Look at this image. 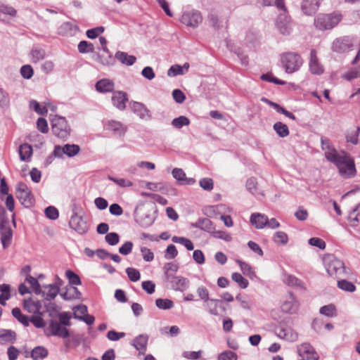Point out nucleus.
<instances>
[{"label": "nucleus", "mask_w": 360, "mask_h": 360, "mask_svg": "<svg viewBox=\"0 0 360 360\" xmlns=\"http://www.w3.org/2000/svg\"><path fill=\"white\" fill-rule=\"evenodd\" d=\"M65 276L68 279L70 285H81L82 281L80 277L72 270H67L65 271Z\"/></svg>", "instance_id": "53"}, {"label": "nucleus", "mask_w": 360, "mask_h": 360, "mask_svg": "<svg viewBox=\"0 0 360 360\" xmlns=\"http://www.w3.org/2000/svg\"><path fill=\"white\" fill-rule=\"evenodd\" d=\"M32 61L37 63L43 60L46 56V52L43 49L33 48L31 51Z\"/></svg>", "instance_id": "51"}, {"label": "nucleus", "mask_w": 360, "mask_h": 360, "mask_svg": "<svg viewBox=\"0 0 360 360\" xmlns=\"http://www.w3.org/2000/svg\"><path fill=\"white\" fill-rule=\"evenodd\" d=\"M32 154V148L28 143L21 144L19 147L20 159L22 161H28Z\"/></svg>", "instance_id": "34"}, {"label": "nucleus", "mask_w": 360, "mask_h": 360, "mask_svg": "<svg viewBox=\"0 0 360 360\" xmlns=\"http://www.w3.org/2000/svg\"><path fill=\"white\" fill-rule=\"evenodd\" d=\"M155 221V219L149 212L143 213L141 216H136V221L142 227H149Z\"/></svg>", "instance_id": "32"}, {"label": "nucleus", "mask_w": 360, "mask_h": 360, "mask_svg": "<svg viewBox=\"0 0 360 360\" xmlns=\"http://www.w3.org/2000/svg\"><path fill=\"white\" fill-rule=\"evenodd\" d=\"M217 359L218 360H238V356L236 353L226 350L220 353Z\"/></svg>", "instance_id": "63"}, {"label": "nucleus", "mask_w": 360, "mask_h": 360, "mask_svg": "<svg viewBox=\"0 0 360 360\" xmlns=\"http://www.w3.org/2000/svg\"><path fill=\"white\" fill-rule=\"evenodd\" d=\"M20 74L24 79H29L34 75L33 68L30 65H24L20 68Z\"/></svg>", "instance_id": "64"}, {"label": "nucleus", "mask_w": 360, "mask_h": 360, "mask_svg": "<svg viewBox=\"0 0 360 360\" xmlns=\"http://www.w3.org/2000/svg\"><path fill=\"white\" fill-rule=\"evenodd\" d=\"M354 43L349 37L336 39L333 43V51L342 53L352 49Z\"/></svg>", "instance_id": "14"}, {"label": "nucleus", "mask_w": 360, "mask_h": 360, "mask_svg": "<svg viewBox=\"0 0 360 360\" xmlns=\"http://www.w3.org/2000/svg\"><path fill=\"white\" fill-rule=\"evenodd\" d=\"M300 302L296 296L291 291L288 292V295L281 305V309L283 313L293 314L297 312Z\"/></svg>", "instance_id": "9"}, {"label": "nucleus", "mask_w": 360, "mask_h": 360, "mask_svg": "<svg viewBox=\"0 0 360 360\" xmlns=\"http://www.w3.org/2000/svg\"><path fill=\"white\" fill-rule=\"evenodd\" d=\"M298 355L304 360H319V356L314 347L309 342H304L297 347Z\"/></svg>", "instance_id": "12"}, {"label": "nucleus", "mask_w": 360, "mask_h": 360, "mask_svg": "<svg viewBox=\"0 0 360 360\" xmlns=\"http://www.w3.org/2000/svg\"><path fill=\"white\" fill-rule=\"evenodd\" d=\"M360 132V127H356V130L351 131L346 136V139L348 143L353 145H356L359 143V134Z\"/></svg>", "instance_id": "59"}, {"label": "nucleus", "mask_w": 360, "mask_h": 360, "mask_svg": "<svg viewBox=\"0 0 360 360\" xmlns=\"http://www.w3.org/2000/svg\"><path fill=\"white\" fill-rule=\"evenodd\" d=\"M172 240L175 243H180L183 245L188 250H193L194 249V245L192 241L188 238L180 236H173Z\"/></svg>", "instance_id": "42"}, {"label": "nucleus", "mask_w": 360, "mask_h": 360, "mask_svg": "<svg viewBox=\"0 0 360 360\" xmlns=\"http://www.w3.org/2000/svg\"><path fill=\"white\" fill-rule=\"evenodd\" d=\"M309 70L312 75H321L324 72V67L321 63L315 49L310 51L309 60Z\"/></svg>", "instance_id": "16"}, {"label": "nucleus", "mask_w": 360, "mask_h": 360, "mask_svg": "<svg viewBox=\"0 0 360 360\" xmlns=\"http://www.w3.org/2000/svg\"><path fill=\"white\" fill-rule=\"evenodd\" d=\"M104 32V27L102 26L96 27L89 29L86 32V37L89 39H94L98 37L101 33Z\"/></svg>", "instance_id": "62"}, {"label": "nucleus", "mask_w": 360, "mask_h": 360, "mask_svg": "<svg viewBox=\"0 0 360 360\" xmlns=\"http://www.w3.org/2000/svg\"><path fill=\"white\" fill-rule=\"evenodd\" d=\"M273 240L277 244L285 245L288 242V236L284 231H277L273 236Z\"/></svg>", "instance_id": "52"}, {"label": "nucleus", "mask_w": 360, "mask_h": 360, "mask_svg": "<svg viewBox=\"0 0 360 360\" xmlns=\"http://www.w3.org/2000/svg\"><path fill=\"white\" fill-rule=\"evenodd\" d=\"M111 101L114 107L122 111L126 108V104L129 101L128 95L124 91H116L112 95Z\"/></svg>", "instance_id": "18"}, {"label": "nucleus", "mask_w": 360, "mask_h": 360, "mask_svg": "<svg viewBox=\"0 0 360 360\" xmlns=\"http://www.w3.org/2000/svg\"><path fill=\"white\" fill-rule=\"evenodd\" d=\"M338 287L345 291L352 292L356 290L355 285L347 280L342 279L338 281Z\"/></svg>", "instance_id": "45"}, {"label": "nucleus", "mask_w": 360, "mask_h": 360, "mask_svg": "<svg viewBox=\"0 0 360 360\" xmlns=\"http://www.w3.org/2000/svg\"><path fill=\"white\" fill-rule=\"evenodd\" d=\"M77 48L79 52L81 53H92L94 51V44L87 41H81Z\"/></svg>", "instance_id": "48"}, {"label": "nucleus", "mask_w": 360, "mask_h": 360, "mask_svg": "<svg viewBox=\"0 0 360 360\" xmlns=\"http://www.w3.org/2000/svg\"><path fill=\"white\" fill-rule=\"evenodd\" d=\"M250 221L255 228L261 229L266 226V223L269 222V219L265 214L253 213L250 216Z\"/></svg>", "instance_id": "25"}, {"label": "nucleus", "mask_w": 360, "mask_h": 360, "mask_svg": "<svg viewBox=\"0 0 360 360\" xmlns=\"http://www.w3.org/2000/svg\"><path fill=\"white\" fill-rule=\"evenodd\" d=\"M348 219L352 226L360 222V203L349 213Z\"/></svg>", "instance_id": "40"}, {"label": "nucleus", "mask_w": 360, "mask_h": 360, "mask_svg": "<svg viewBox=\"0 0 360 360\" xmlns=\"http://www.w3.org/2000/svg\"><path fill=\"white\" fill-rule=\"evenodd\" d=\"M105 242L110 245H115L120 241V236L115 232H110L105 235Z\"/></svg>", "instance_id": "60"}, {"label": "nucleus", "mask_w": 360, "mask_h": 360, "mask_svg": "<svg viewBox=\"0 0 360 360\" xmlns=\"http://www.w3.org/2000/svg\"><path fill=\"white\" fill-rule=\"evenodd\" d=\"M126 273L129 279L132 282H136L141 278L140 272L136 269L128 267L126 269Z\"/></svg>", "instance_id": "56"}, {"label": "nucleus", "mask_w": 360, "mask_h": 360, "mask_svg": "<svg viewBox=\"0 0 360 360\" xmlns=\"http://www.w3.org/2000/svg\"><path fill=\"white\" fill-rule=\"evenodd\" d=\"M51 131L58 139L64 141L70 136L71 128L65 117L56 115L51 120Z\"/></svg>", "instance_id": "6"}, {"label": "nucleus", "mask_w": 360, "mask_h": 360, "mask_svg": "<svg viewBox=\"0 0 360 360\" xmlns=\"http://www.w3.org/2000/svg\"><path fill=\"white\" fill-rule=\"evenodd\" d=\"M184 74H185L184 68H181L180 65L177 64L172 65L167 71V75L169 77H175L177 75H182Z\"/></svg>", "instance_id": "57"}, {"label": "nucleus", "mask_w": 360, "mask_h": 360, "mask_svg": "<svg viewBox=\"0 0 360 360\" xmlns=\"http://www.w3.org/2000/svg\"><path fill=\"white\" fill-rule=\"evenodd\" d=\"M25 281L30 284L32 290L36 295H45V291L41 290L40 284L35 278L31 275H28L25 278Z\"/></svg>", "instance_id": "36"}, {"label": "nucleus", "mask_w": 360, "mask_h": 360, "mask_svg": "<svg viewBox=\"0 0 360 360\" xmlns=\"http://www.w3.org/2000/svg\"><path fill=\"white\" fill-rule=\"evenodd\" d=\"M46 335L47 336L53 335L65 339L70 336V331L65 326L58 323L57 321L51 319L49 321Z\"/></svg>", "instance_id": "11"}, {"label": "nucleus", "mask_w": 360, "mask_h": 360, "mask_svg": "<svg viewBox=\"0 0 360 360\" xmlns=\"http://www.w3.org/2000/svg\"><path fill=\"white\" fill-rule=\"evenodd\" d=\"M78 27L70 22H63L58 29V33L63 36H72L77 30Z\"/></svg>", "instance_id": "29"}, {"label": "nucleus", "mask_w": 360, "mask_h": 360, "mask_svg": "<svg viewBox=\"0 0 360 360\" xmlns=\"http://www.w3.org/2000/svg\"><path fill=\"white\" fill-rule=\"evenodd\" d=\"M231 278L233 281L237 283L238 285L243 289L248 288L249 285L248 281L246 278H245L240 273H233L231 275Z\"/></svg>", "instance_id": "46"}, {"label": "nucleus", "mask_w": 360, "mask_h": 360, "mask_svg": "<svg viewBox=\"0 0 360 360\" xmlns=\"http://www.w3.org/2000/svg\"><path fill=\"white\" fill-rule=\"evenodd\" d=\"M49 355V350L44 346H37L30 352V357L33 360L44 359Z\"/></svg>", "instance_id": "31"}, {"label": "nucleus", "mask_w": 360, "mask_h": 360, "mask_svg": "<svg viewBox=\"0 0 360 360\" xmlns=\"http://www.w3.org/2000/svg\"><path fill=\"white\" fill-rule=\"evenodd\" d=\"M96 60L103 65L106 66L112 65L115 63V58L112 54H108L106 56L97 54Z\"/></svg>", "instance_id": "49"}, {"label": "nucleus", "mask_w": 360, "mask_h": 360, "mask_svg": "<svg viewBox=\"0 0 360 360\" xmlns=\"http://www.w3.org/2000/svg\"><path fill=\"white\" fill-rule=\"evenodd\" d=\"M323 0H303L301 4L302 11L306 15H314Z\"/></svg>", "instance_id": "22"}, {"label": "nucleus", "mask_w": 360, "mask_h": 360, "mask_svg": "<svg viewBox=\"0 0 360 360\" xmlns=\"http://www.w3.org/2000/svg\"><path fill=\"white\" fill-rule=\"evenodd\" d=\"M274 130L281 138H285L289 135V129L288 126L281 122H276L273 126Z\"/></svg>", "instance_id": "35"}, {"label": "nucleus", "mask_w": 360, "mask_h": 360, "mask_svg": "<svg viewBox=\"0 0 360 360\" xmlns=\"http://www.w3.org/2000/svg\"><path fill=\"white\" fill-rule=\"evenodd\" d=\"M44 288L45 289H48V291L45 292V295H42L47 301H51L54 300L60 291L59 287L55 284L44 285Z\"/></svg>", "instance_id": "33"}, {"label": "nucleus", "mask_w": 360, "mask_h": 360, "mask_svg": "<svg viewBox=\"0 0 360 360\" xmlns=\"http://www.w3.org/2000/svg\"><path fill=\"white\" fill-rule=\"evenodd\" d=\"M70 290L75 291V294H71V292H69L68 290L65 292L60 293V296L63 300H71L81 298L82 293L77 287H71Z\"/></svg>", "instance_id": "41"}, {"label": "nucleus", "mask_w": 360, "mask_h": 360, "mask_svg": "<svg viewBox=\"0 0 360 360\" xmlns=\"http://www.w3.org/2000/svg\"><path fill=\"white\" fill-rule=\"evenodd\" d=\"M283 281L288 286L305 289L303 281L294 275L284 274L283 276Z\"/></svg>", "instance_id": "26"}, {"label": "nucleus", "mask_w": 360, "mask_h": 360, "mask_svg": "<svg viewBox=\"0 0 360 360\" xmlns=\"http://www.w3.org/2000/svg\"><path fill=\"white\" fill-rule=\"evenodd\" d=\"M104 128L106 130L113 131L119 136H123L126 132V127L120 122L113 120L107 121L104 124Z\"/></svg>", "instance_id": "23"}, {"label": "nucleus", "mask_w": 360, "mask_h": 360, "mask_svg": "<svg viewBox=\"0 0 360 360\" xmlns=\"http://www.w3.org/2000/svg\"><path fill=\"white\" fill-rule=\"evenodd\" d=\"M323 262L330 276L340 278L347 274L344 262L333 255H328L324 257Z\"/></svg>", "instance_id": "5"}, {"label": "nucleus", "mask_w": 360, "mask_h": 360, "mask_svg": "<svg viewBox=\"0 0 360 360\" xmlns=\"http://www.w3.org/2000/svg\"><path fill=\"white\" fill-rule=\"evenodd\" d=\"M45 215L51 220H56L59 217V212L57 208L53 206H49L44 210Z\"/></svg>", "instance_id": "58"}, {"label": "nucleus", "mask_w": 360, "mask_h": 360, "mask_svg": "<svg viewBox=\"0 0 360 360\" xmlns=\"http://www.w3.org/2000/svg\"><path fill=\"white\" fill-rule=\"evenodd\" d=\"M200 186L205 191H210L214 188V181L211 178H202L199 181Z\"/></svg>", "instance_id": "61"}, {"label": "nucleus", "mask_w": 360, "mask_h": 360, "mask_svg": "<svg viewBox=\"0 0 360 360\" xmlns=\"http://www.w3.org/2000/svg\"><path fill=\"white\" fill-rule=\"evenodd\" d=\"M277 27L280 32L283 35H288L292 32V26L289 21H287L285 18L284 20H282L281 18L277 21Z\"/></svg>", "instance_id": "37"}, {"label": "nucleus", "mask_w": 360, "mask_h": 360, "mask_svg": "<svg viewBox=\"0 0 360 360\" xmlns=\"http://www.w3.org/2000/svg\"><path fill=\"white\" fill-rule=\"evenodd\" d=\"M17 198L25 207H31L34 205V198L31 190L24 182H19L16 188Z\"/></svg>", "instance_id": "7"}, {"label": "nucleus", "mask_w": 360, "mask_h": 360, "mask_svg": "<svg viewBox=\"0 0 360 360\" xmlns=\"http://www.w3.org/2000/svg\"><path fill=\"white\" fill-rule=\"evenodd\" d=\"M1 241L4 248H7L11 244L13 238V230L10 222L0 224Z\"/></svg>", "instance_id": "19"}, {"label": "nucleus", "mask_w": 360, "mask_h": 360, "mask_svg": "<svg viewBox=\"0 0 360 360\" xmlns=\"http://www.w3.org/2000/svg\"><path fill=\"white\" fill-rule=\"evenodd\" d=\"M30 106L39 115H45L48 112V109L46 108V107L41 106L39 103L35 100H32L30 102Z\"/></svg>", "instance_id": "54"}, {"label": "nucleus", "mask_w": 360, "mask_h": 360, "mask_svg": "<svg viewBox=\"0 0 360 360\" xmlns=\"http://www.w3.org/2000/svg\"><path fill=\"white\" fill-rule=\"evenodd\" d=\"M108 179L122 188L130 187L133 186V183L127 179L116 178L110 175L108 176Z\"/></svg>", "instance_id": "50"}, {"label": "nucleus", "mask_w": 360, "mask_h": 360, "mask_svg": "<svg viewBox=\"0 0 360 360\" xmlns=\"http://www.w3.org/2000/svg\"><path fill=\"white\" fill-rule=\"evenodd\" d=\"M190 124V120L184 115L173 119L172 125L176 129H181L184 126H188Z\"/></svg>", "instance_id": "43"}, {"label": "nucleus", "mask_w": 360, "mask_h": 360, "mask_svg": "<svg viewBox=\"0 0 360 360\" xmlns=\"http://www.w3.org/2000/svg\"><path fill=\"white\" fill-rule=\"evenodd\" d=\"M179 268L178 264L174 262L165 263L163 266V281L169 283L172 290L183 292L188 288L190 281L187 278L175 276Z\"/></svg>", "instance_id": "1"}, {"label": "nucleus", "mask_w": 360, "mask_h": 360, "mask_svg": "<svg viewBox=\"0 0 360 360\" xmlns=\"http://www.w3.org/2000/svg\"><path fill=\"white\" fill-rule=\"evenodd\" d=\"M0 338L5 342L14 343L16 340V333L11 330H1Z\"/></svg>", "instance_id": "38"}, {"label": "nucleus", "mask_w": 360, "mask_h": 360, "mask_svg": "<svg viewBox=\"0 0 360 360\" xmlns=\"http://www.w3.org/2000/svg\"><path fill=\"white\" fill-rule=\"evenodd\" d=\"M115 88L114 81L108 78L101 79L95 84V89L100 94H113L115 91Z\"/></svg>", "instance_id": "20"}, {"label": "nucleus", "mask_w": 360, "mask_h": 360, "mask_svg": "<svg viewBox=\"0 0 360 360\" xmlns=\"http://www.w3.org/2000/svg\"><path fill=\"white\" fill-rule=\"evenodd\" d=\"M80 151V147L77 144H65L63 146L59 145L55 146L53 149V155L58 158H63L65 155L68 158H72L77 155Z\"/></svg>", "instance_id": "10"}, {"label": "nucleus", "mask_w": 360, "mask_h": 360, "mask_svg": "<svg viewBox=\"0 0 360 360\" xmlns=\"http://www.w3.org/2000/svg\"><path fill=\"white\" fill-rule=\"evenodd\" d=\"M59 322L58 323L63 325V326H70L72 325L70 319L71 315L70 312L63 311L58 314Z\"/></svg>", "instance_id": "55"}, {"label": "nucleus", "mask_w": 360, "mask_h": 360, "mask_svg": "<svg viewBox=\"0 0 360 360\" xmlns=\"http://www.w3.org/2000/svg\"><path fill=\"white\" fill-rule=\"evenodd\" d=\"M321 149L325 151L324 155L326 159L332 162L333 158H336L340 153H338L337 150L333 146L330 140L326 136L321 137Z\"/></svg>", "instance_id": "17"}, {"label": "nucleus", "mask_w": 360, "mask_h": 360, "mask_svg": "<svg viewBox=\"0 0 360 360\" xmlns=\"http://www.w3.org/2000/svg\"><path fill=\"white\" fill-rule=\"evenodd\" d=\"M342 19V15L338 12H333L328 14L319 13L314 21V25L319 30L333 29Z\"/></svg>", "instance_id": "4"}, {"label": "nucleus", "mask_w": 360, "mask_h": 360, "mask_svg": "<svg viewBox=\"0 0 360 360\" xmlns=\"http://www.w3.org/2000/svg\"><path fill=\"white\" fill-rule=\"evenodd\" d=\"M69 226L79 234H85L89 231L87 222L81 216L74 212L69 221Z\"/></svg>", "instance_id": "13"}, {"label": "nucleus", "mask_w": 360, "mask_h": 360, "mask_svg": "<svg viewBox=\"0 0 360 360\" xmlns=\"http://www.w3.org/2000/svg\"><path fill=\"white\" fill-rule=\"evenodd\" d=\"M275 333L277 337L289 342H295L298 339V334L290 327L279 325L276 327Z\"/></svg>", "instance_id": "15"}, {"label": "nucleus", "mask_w": 360, "mask_h": 360, "mask_svg": "<svg viewBox=\"0 0 360 360\" xmlns=\"http://www.w3.org/2000/svg\"><path fill=\"white\" fill-rule=\"evenodd\" d=\"M331 163L336 166L339 174L344 179H352L356 175L354 158L344 150L341 151L338 157L333 158Z\"/></svg>", "instance_id": "2"}, {"label": "nucleus", "mask_w": 360, "mask_h": 360, "mask_svg": "<svg viewBox=\"0 0 360 360\" xmlns=\"http://www.w3.org/2000/svg\"><path fill=\"white\" fill-rule=\"evenodd\" d=\"M148 340V336L147 335H139L134 340L133 346L139 350L140 353L144 354L146 351Z\"/></svg>", "instance_id": "28"}, {"label": "nucleus", "mask_w": 360, "mask_h": 360, "mask_svg": "<svg viewBox=\"0 0 360 360\" xmlns=\"http://www.w3.org/2000/svg\"><path fill=\"white\" fill-rule=\"evenodd\" d=\"M191 226L203 230L210 234L215 229L213 222L208 218H199L196 222L191 224Z\"/></svg>", "instance_id": "24"}, {"label": "nucleus", "mask_w": 360, "mask_h": 360, "mask_svg": "<svg viewBox=\"0 0 360 360\" xmlns=\"http://www.w3.org/2000/svg\"><path fill=\"white\" fill-rule=\"evenodd\" d=\"M221 302V300L210 298L208 302H204V307L210 314L213 316H218L219 304Z\"/></svg>", "instance_id": "30"}, {"label": "nucleus", "mask_w": 360, "mask_h": 360, "mask_svg": "<svg viewBox=\"0 0 360 360\" xmlns=\"http://www.w3.org/2000/svg\"><path fill=\"white\" fill-rule=\"evenodd\" d=\"M155 304L157 307L160 309H170L174 307V302L172 300L165 298H158L155 300Z\"/></svg>", "instance_id": "47"}, {"label": "nucleus", "mask_w": 360, "mask_h": 360, "mask_svg": "<svg viewBox=\"0 0 360 360\" xmlns=\"http://www.w3.org/2000/svg\"><path fill=\"white\" fill-rule=\"evenodd\" d=\"M319 313L327 317H335L337 316L336 307L333 304L321 307L319 309Z\"/></svg>", "instance_id": "39"}, {"label": "nucleus", "mask_w": 360, "mask_h": 360, "mask_svg": "<svg viewBox=\"0 0 360 360\" xmlns=\"http://www.w3.org/2000/svg\"><path fill=\"white\" fill-rule=\"evenodd\" d=\"M280 63L285 73L293 74L300 71L304 64V60L298 53L286 51L280 54Z\"/></svg>", "instance_id": "3"}, {"label": "nucleus", "mask_w": 360, "mask_h": 360, "mask_svg": "<svg viewBox=\"0 0 360 360\" xmlns=\"http://www.w3.org/2000/svg\"><path fill=\"white\" fill-rule=\"evenodd\" d=\"M10 107V96L7 91L0 89V108L6 110Z\"/></svg>", "instance_id": "44"}, {"label": "nucleus", "mask_w": 360, "mask_h": 360, "mask_svg": "<svg viewBox=\"0 0 360 360\" xmlns=\"http://www.w3.org/2000/svg\"><path fill=\"white\" fill-rule=\"evenodd\" d=\"M130 108L141 119L150 120L151 118L150 110L143 103L137 101H131L130 103Z\"/></svg>", "instance_id": "21"}, {"label": "nucleus", "mask_w": 360, "mask_h": 360, "mask_svg": "<svg viewBox=\"0 0 360 360\" xmlns=\"http://www.w3.org/2000/svg\"><path fill=\"white\" fill-rule=\"evenodd\" d=\"M202 21L201 13L195 9L184 11L180 18V22L187 27L195 28Z\"/></svg>", "instance_id": "8"}, {"label": "nucleus", "mask_w": 360, "mask_h": 360, "mask_svg": "<svg viewBox=\"0 0 360 360\" xmlns=\"http://www.w3.org/2000/svg\"><path fill=\"white\" fill-rule=\"evenodd\" d=\"M114 58L122 64L128 66L132 65L136 61V56L129 55L127 53L120 51H118L115 53Z\"/></svg>", "instance_id": "27"}]
</instances>
